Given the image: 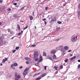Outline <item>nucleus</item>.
I'll list each match as a JSON object with an SVG mask.
<instances>
[{"label": "nucleus", "instance_id": "a878e982", "mask_svg": "<svg viewBox=\"0 0 80 80\" xmlns=\"http://www.w3.org/2000/svg\"><path fill=\"white\" fill-rule=\"evenodd\" d=\"M10 33L11 35H13V31H11L10 32Z\"/></svg>", "mask_w": 80, "mask_h": 80}, {"label": "nucleus", "instance_id": "72a5a7b5", "mask_svg": "<svg viewBox=\"0 0 80 80\" xmlns=\"http://www.w3.org/2000/svg\"><path fill=\"white\" fill-rule=\"evenodd\" d=\"M26 64H28L29 63H30V62L29 61H27L26 62Z\"/></svg>", "mask_w": 80, "mask_h": 80}, {"label": "nucleus", "instance_id": "69168bd1", "mask_svg": "<svg viewBox=\"0 0 80 80\" xmlns=\"http://www.w3.org/2000/svg\"><path fill=\"white\" fill-rule=\"evenodd\" d=\"M69 20V19H67V21L68 22V21H69V20Z\"/></svg>", "mask_w": 80, "mask_h": 80}, {"label": "nucleus", "instance_id": "b1692460", "mask_svg": "<svg viewBox=\"0 0 80 80\" xmlns=\"http://www.w3.org/2000/svg\"><path fill=\"white\" fill-rule=\"evenodd\" d=\"M56 30L57 31H58V30H60V28H56Z\"/></svg>", "mask_w": 80, "mask_h": 80}, {"label": "nucleus", "instance_id": "c85d7f7f", "mask_svg": "<svg viewBox=\"0 0 80 80\" xmlns=\"http://www.w3.org/2000/svg\"><path fill=\"white\" fill-rule=\"evenodd\" d=\"M17 25H18V30H20V27L19 26V25L18 24Z\"/></svg>", "mask_w": 80, "mask_h": 80}, {"label": "nucleus", "instance_id": "7ed1b4c3", "mask_svg": "<svg viewBox=\"0 0 80 80\" xmlns=\"http://www.w3.org/2000/svg\"><path fill=\"white\" fill-rule=\"evenodd\" d=\"M1 11H2L4 12H5V7L4 6H2L0 8Z\"/></svg>", "mask_w": 80, "mask_h": 80}, {"label": "nucleus", "instance_id": "8fccbe9b", "mask_svg": "<svg viewBox=\"0 0 80 80\" xmlns=\"http://www.w3.org/2000/svg\"><path fill=\"white\" fill-rule=\"evenodd\" d=\"M58 71H56L55 72V74H57V73H58Z\"/></svg>", "mask_w": 80, "mask_h": 80}, {"label": "nucleus", "instance_id": "2f4dec72", "mask_svg": "<svg viewBox=\"0 0 80 80\" xmlns=\"http://www.w3.org/2000/svg\"><path fill=\"white\" fill-rule=\"evenodd\" d=\"M65 62H68V59L67 58L64 60Z\"/></svg>", "mask_w": 80, "mask_h": 80}, {"label": "nucleus", "instance_id": "603ef678", "mask_svg": "<svg viewBox=\"0 0 80 80\" xmlns=\"http://www.w3.org/2000/svg\"><path fill=\"white\" fill-rule=\"evenodd\" d=\"M32 15L33 16H34V11H33L32 12Z\"/></svg>", "mask_w": 80, "mask_h": 80}, {"label": "nucleus", "instance_id": "ddd939ff", "mask_svg": "<svg viewBox=\"0 0 80 80\" xmlns=\"http://www.w3.org/2000/svg\"><path fill=\"white\" fill-rule=\"evenodd\" d=\"M25 60H29V61H30V60H31V59L28 57L25 58Z\"/></svg>", "mask_w": 80, "mask_h": 80}, {"label": "nucleus", "instance_id": "1a4fd4ad", "mask_svg": "<svg viewBox=\"0 0 80 80\" xmlns=\"http://www.w3.org/2000/svg\"><path fill=\"white\" fill-rule=\"evenodd\" d=\"M8 60V58H5V59H3L2 60V63H5V62L6 61H7Z\"/></svg>", "mask_w": 80, "mask_h": 80}, {"label": "nucleus", "instance_id": "774afa93", "mask_svg": "<svg viewBox=\"0 0 80 80\" xmlns=\"http://www.w3.org/2000/svg\"><path fill=\"white\" fill-rule=\"evenodd\" d=\"M14 38V37H12V38H11V39H13V38Z\"/></svg>", "mask_w": 80, "mask_h": 80}, {"label": "nucleus", "instance_id": "6e6552de", "mask_svg": "<svg viewBox=\"0 0 80 80\" xmlns=\"http://www.w3.org/2000/svg\"><path fill=\"white\" fill-rule=\"evenodd\" d=\"M56 52H57V51H56V50H55V49H53L51 51V54H55V53H56Z\"/></svg>", "mask_w": 80, "mask_h": 80}, {"label": "nucleus", "instance_id": "20e7f679", "mask_svg": "<svg viewBox=\"0 0 80 80\" xmlns=\"http://www.w3.org/2000/svg\"><path fill=\"white\" fill-rule=\"evenodd\" d=\"M1 11H2L4 12H5V7L4 6H2L0 8Z\"/></svg>", "mask_w": 80, "mask_h": 80}, {"label": "nucleus", "instance_id": "0eeeda50", "mask_svg": "<svg viewBox=\"0 0 80 80\" xmlns=\"http://www.w3.org/2000/svg\"><path fill=\"white\" fill-rule=\"evenodd\" d=\"M42 60H43V58H42V56H41L39 59V61L37 62L38 65V64L39 63V62H42Z\"/></svg>", "mask_w": 80, "mask_h": 80}, {"label": "nucleus", "instance_id": "37998d69", "mask_svg": "<svg viewBox=\"0 0 80 80\" xmlns=\"http://www.w3.org/2000/svg\"><path fill=\"white\" fill-rule=\"evenodd\" d=\"M15 52H16V50L15 49L12 51V52L13 53H15Z\"/></svg>", "mask_w": 80, "mask_h": 80}, {"label": "nucleus", "instance_id": "ea45409f", "mask_svg": "<svg viewBox=\"0 0 80 80\" xmlns=\"http://www.w3.org/2000/svg\"><path fill=\"white\" fill-rule=\"evenodd\" d=\"M59 40H60V39L58 38V39H57L55 40L54 41H59Z\"/></svg>", "mask_w": 80, "mask_h": 80}, {"label": "nucleus", "instance_id": "a211bd4d", "mask_svg": "<svg viewBox=\"0 0 80 80\" xmlns=\"http://www.w3.org/2000/svg\"><path fill=\"white\" fill-rule=\"evenodd\" d=\"M29 18L30 20H32L33 19V17H32V16H29Z\"/></svg>", "mask_w": 80, "mask_h": 80}, {"label": "nucleus", "instance_id": "79ce46f5", "mask_svg": "<svg viewBox=\"0 0 80 80\" xmlns=\"http://www.w3.org/2000/svg\"><path fill=\"white\" fill-rule=\"evenodd\" d=\"M25 7V6L22 7V8H21V10H23V9H24V8Z\"/></svg>", "mask_w": 80, "mask_h": 80}, {"label": "nucleus", "instance_id": "864d4df0", "mask_svg": "<svg viewBox=\"0 0 80 80\" xmlns=\"http://www.w3.org/2000/svg\"><path fill=\"white\" fill-rule=\"evenodd\" d=\"M72 52V50H70L68 51V52Z\"/></svg>", "mask_w": 80, "mask_h": 80}, {"label": "nucleus", "instance_id": "393cba45", "mask_svg": "<svg viewBox=\"0 0 80 80\" xmlns=\"http://www.w3.org/2000/svg\"><path fill=\"white\" fill-rule=\"evenodd\" d=\"M43 56H45L46 57L47 56V54L45 52H43Z\"/></svg>", "mask_w": 80, "mask_h": 80}, {"label": "nucleus", "instance_id": "c9c22d12", "mask_svg": "<svg viewBox=\"0 0 80 80\" xmlns=\"http://www.w3.org/2000/svg\"><path fill=\"white\" fill-rule=\"evenodd\" d=\"M8 11H11V8H9L7 9Z\"/></svg>", "mask_w": 80, "mask_h": 80}, {"label": "nucleus", "instance_id": "f704fd0d", "mask_svg": "<svg viewBox=\"0 0 80 80\" xmlns=\"http://www.w3.org/2000/svg\"><path fill=\"white\" fill-rule=\"evenodd\" d=\"M19 47H17L16 48V50H18L19 49Z\"/></svg>", "mask_w": 80, "mask_h": 80}, {"label": "nucleus", "instance_id": "9d476101", "mask_svg": "<svg viewBox=\"0 0 80 80\" xmlns=\"http://www.w3.org/2000/svg\"><path fill=\"white\" fill-rule=\"evenodd\" d=\"M47 58L48 59H49V60H53L52 58L49 55L47 56Z\"/></svg>", "mask_w": 80, "mask_h": 80}, {"label": "nucleus", "instance_id": "e433bc0d", "mask_svg": "<svg viewBox=\"0 0 80 80\" xmlns=\"http://www.w3.org/2000/svg\"><path fill=\"white\" fill-rule=\"evenodd\" d=\"M17 63H15L14 64V67H16L17 66Z\"/></svg>", "mask_w": 80, "mask_h": 80}, {"label": "nucleus", "instance_id": "aec40b11", "mask_svg": "<svg viewBox=\"0 0 80 80\" xmlns=\"http://www.w3.org/2000/svg\"><path fill=\"white\" fill-rule=\"evenodd\" d=\"M63 46L61 45L59 46L58 48H61V50H63Z\"/></svg>", "mask_w": 80, "mask_h": 80}, {"label": "nucleus", "instance_id": "7c9ffc66", "mask_svg": "<svg viewBox=\"0 0 80 80\" xmlns=\"http://www.w3.org/2000/svg\"><path fill=\"white\" fill-rule=\"evenodd\" d=\"M62 22L61 21H58V24H61V23H62Z\"/></svg>", "mask_w": 80, "mask_h": 80}, {"label": "nucleus", "instance_id": "052dcab7", "mask_svg": "<svg viewBox=\"0 0 80 80\" xmlns=\"http://www.w3.org/2000/svg\"><path fill=\"white\" fill-rule=\"evenodd\" d=\"M20 22H22L23 23V21H22V20H21L20 21Z\"/></svg>", "mask_w": 80, "mask_h": 80}, {"label": "nucleus", "instance_id": "4be33fe9", "mask_svg": "<svg viewBox=\"0 0 80 80\" xmlns=\"http://www.w3.org/2000/svg\"><path fill=\"white\" fill-rule=\"evenodd\" d=\"M54 68L55 69V70H58V67L56 66H55L54 67Z\"/></svg>", "mask_w": 80, "mask_h": 80}, {"label": "nucleus", "instance_id": "423d86ee", "mask_svg": "<svg viewBox=\"0 0 80 80\" xmlns=\"http://www.w3.org/2000/svg\"><path fill=\"white\" fill-rule=\"evenodd\" d=\"M34 58H36L38 56V52H35L33 54Z\"/></svg>", "mask_w": 80, "mask_h": 80}, {"label": "nucleus", "instance_id": "4c0bfd02", "mask_svg": "<svg viewBox=\"0 0 80 80\" xmlns=\"http://www.w3.org/2000/svg\"><path fill=\"white\" fill-rule=\"evenodd\" d=\"M60 68L61 69H62L63 68V66L62 65L60 66Z\"/></svg>", "mask_w": 80, "mask_h": 80}, {"label": "nucleus", "instance_id": "bb28decb", "mask_svg": "<svg viewBox=\"0 0 80 80\" xmlns=\"http://www.w3.org/2000/svg\"><path fill=\"white\" fill-rule=\"evenodd\" d=\"M78 17H79V16H80V11H78Z\"/></svg>", "mask_w": 80, "mask_h": 80}, {"label": "nucleus", "instance_id": "4468645a", "mask_svg": "<svg viewBox=\"0 0 80 80\" xmlns=\"http://www.w3.org/2000/svg\"><path fill=\"white\" fill-rule=\"evenodd\" d=\"M53 59L54 60H55V59H57V56H56V55L55 54H54L52 57Z\"/></svg>", "mask_w": 80, "mask_h": 80}, {"label": "nucleus", "instance_id": "09e8293b", "mask_svg": "<svg viewBox=\"0 0 80 80\" xmlns=\"http://www.w3.org/2000/svg\"><path fill=\"white\" fill-rule=\"evenodd\" d=\"M2 2H3V1L0 0V2L1 3H2Z\"/></svg>", "mask_w": 80, "mask_h": 80}, {"label": "nucleus", "instance_id": "5fc2aeb1", "mask_svg": "<svg viewBox=\"0 0 80 80\" xmlns=\"http://www.w3.org/2000/svg\"><path fill=\"white\" fill-rule=\"evenodd\" d=\"M78 8H80V4L79 5V6H78Z\"/></svg>", "mask_w": 80, "mask_h": 80}, {"label": "nucleus", "instance_id": "6e6d98bb", "mask_svg": "<svg viewBox=\"0 0 80 80\" xmlns=\"http://www.w3.org/2000/svg\"><path fill=\"white\" fill-rule=\"evenodd\" d=\"M17 73L15 74V77H17Z\"/></svg>", "mask_w": 80, "mask_h": 80}, {"label": "nucleus", "instance_id": "4d7b16f0", "mask_svg": "<svg viewBox=\"0 0 80 80\" xmlns=\"http://www.w3.org/2000/svg\"><path fill=\"white\" fill-rule=\"evenodd\" d=\"M18 35H20V32H19L18 34Z\"/></svg>", "mask_w": 80, "mask_h": 80}, {"label": "nucleus", "instance_id": "5701e85b", "mask_svg": "<svg viewBox=\"0 0 80 80\" xmlns=\"http://www.w3.org/2000/svg\"><path fill=\"white\" fill-rule=\"evenodd\" d=\"M46 75H47V74L45 73L42 75L41 77H45V76H46Z\"/></svg>", "mask_w": 80, "mask_h": 80}, {"label": "nucleus", "instance_id": "bf43d9fd", "mask_svg": "<svg viewBox=\"0 0 80 80\" xmlns=\"http://www.w3.org/2000/svg\"><path fill=\"white\" fill-rule=\"evenodd\" d=\"M78 17L79 19H80V16H78Z\"/></svg>", "mask_w": 80, "mask_h": 80}, {"label": "nucleus", "instance_id": "a19ab883", "mask_svg": "<svg viewBox=\"0 0 80 80\" xmlns=\"http://www.w3.org/2000/svg\"><path fill=\"white\" fill-rule=\"evenodd\" d=\"M28 28V26H26L25 28H23V30H25V29H27Z\"/></svg>", "mask_w": 80, "mask_h": 80}, {"label": "nucleus", "instance_id": "3c124183", "mask_svg": "<svg viewBox=\"0 0 80 80\" xmlns=\"http://www.w3.org/2000/svg\"><path fill=\"white\" fill-rule=\"evenodd\" d=\"M44 23L45 25H47V22L46 21H44Z\"/></svg>", "mask_w": 80, "mask_h": 80}, {"label": "nucleus", "instance_id": "f03ea898", "mask_svg": "<svg viewBox=\"0 0 80 80\" xmlns=\"http://www.w3.org/2000/svg\"><path fill=\"white\" fill-rule=\"evenodd\" d=\"M6 43L5 41H3L2 39L0 38V45H5Z\"/></svg>", "mask_w": 80, "mask_h": 80}, {"label": "nucleus", "instance_id": "dca6fc26", "mask_svg": "<svg viewBox=\"0 0 80 80\" xmlns=\"http://www.w3.org/2000/svg\"><path fill=\"white\" fill-rule=\"evenodd\" d=\"M75 58H76V56H75L71 58L70 60H73V59H75Z\"/></svg>", "mask_w": 80, "mask_h": 80}, {"label": "nucleus", "instance_id": "c03bdc74", "mask_svg": "<svg viewBox=\"0 0 80 80\" xmlns=\"http://www.w3.org/2000/svg\"><path fill=\"white\" fill-rule=\"evenodd\" d=\"M44 69L45 70H47V66H44Z\"/></svg>", "mask_w": 80, "mask_h": 80}, {"label": "nucleus", "instance_id": "f3484780", "mask_svg": "<svg viewBox=\"0 0 80 80\" xmlns=\"http://www.w3.org/2000/svg\"><path fill=\"white\" fill-rule=\"evenodd\" d=\"M11 67L12 68V69H13L14 70H15V68L13 66V64H12L11 65Z\"/></svg>", "mask_w": 80, "mask_h": 80}, {"label": "nucleus", "instance_id": "0e129e2a", "mask_svg": "<svg viewBox=\"0 0 80 80\" xmlns=\"http://www.w3.org/2000/svg\"><path fill=\"white\" fill-rule=\"evenodd\" d=\"M66 5V4H65L64 5H63V6L64 7Z\"/></svg>", "mask_w": 80, "mask_h": 80}, {"label": "nucleus", "instance_id": "49530a36", "mask_svg": "<svg viewBox=\"0 0 80 80\" xmlns=\"http://www.w3.org/2000/svg\"><path fill=\"white\" fill-rule=\"evenodd\" d=\"M17 3H13V5H17Z\"/></svg>", "mask_w": 80, "mask_h": 80}, {"label": "nucleus", "instance_id": "6ab92c4d", "mask_svg": "<svg viewBox=\"0 0 80 80\" xmlns=\"http://www.w3.org/2000/svg\"><path fill=\"white\" fill-rule=\"evenodd\" d=\"M29 70V68H26L25 70H24V72H27Z\"/></svg>", "mask_w": 80, "mask_h": 80}, {"label": "nucleus", "instance_id": "9b49d317", "mask_svg": "<svg viewBox=\"0 0 80 80\" xmlns=\"http://www.w3.org/2000/svg\"><path fill=\"white\" fill-rule=\"evenodd\" d=\"M27 74V72H25V71H24L23 72V75L24 76V77H25V76Z\"/></svg>", "mask_w": 80, "mask_h": 80}, {"label": "nucleus", "instance_id": "cd10ccee", "mask_svg": "<svg viewBox=\"0 0 80 80\" xmlns=\"http://www.w3.org/2000/svg\"><path fill=\"white\" fill-rule=\"evenodd\" d=\"M38 60V58H36L35 59V61L36 62H37Z\"/></svg>", "mask_w": 80, "mask_h": 80}, {"label": "nucleus", "instance_id": "473e14b6", "mask_svg": "<svg viewBox=\"0 0 80 80\" xmlns=\"http://www.w3.org/2000/svg\"><path fill=\"white\" fill-rule=\"evenodd\" d=\"M8 32H10L11 31V30H10V28H8Z\"/></svg>", "mask_w": 80, "mask_h": 80}, {"label": "nucleus", "instance_id": "412c9836", "mask_svg": "<svg viewBox=\"0 0 80 80\" xmlns=\"http://www.w3.org/2000/svg\"><path fill=\"white\" fill-rule=\"evenodd\" d=\"M42 79V77H40L39 78H36V80H40V79Z\"/></svg>", "mask_w": 80, "mask_h": 80}, {"label": "nucleus", "instance_id": "13d9d810", "mask_svg": "<svg viewBox=\"0 0 80 80\" xmlns=\"http://www.w3.org/2000/svg\"><path fill=\"white\" fill-rule=\"evenodd\" d=\"M43 20H44V21H45V20H46V19L44 18V19H43Z\"/></svg>", "mask_w": 80, "mask_h": 80}, {"label": "nucleus", "instance_id": "2eb2a0df", "mask_svg": "<svg viewBox=\"0 0 80 80\" xmlns=\"http://www.w3.org/2000/svg\"><path fill=\"white\" fill-rule=\"evenodd\" d=\"M40 72L38 73H36L34 75L33 77H35V76H37V75H40Z\"/></svg>", "mask_w": 80, "mask_h": 80}, {"label": "nucleus", "instance_id": "de8ad7c7", "mask_svg": "<svg viewBox=\"0 0 80 80\" xmlns=\"http://www.w3.org/2000/svg\"><path fill=\"white\" fill-rule=\"evenodd\" d=\"M46 10H48V7H46L45 8Z\"/></svg>", "mask_w": 80, "mask_h": 80}, {"label": "nucleus", "instance_id": "f8f14e48", "mask_svg": "<svg viewBox=\"0 0 80 80\" xmlns=\"http://www.w3.org/2000/svg\"><path fill=\"white\" fill-rule=\"evenodd\" d=\"M64 50H67L69 48L67 46H66L64 47Z\"/></svg>", "mask_w": 80, "mask_h": 80}, {"label": "nucleus", "instance_id": "680f3d73", "mask_svg": "<svg viewBox=\"0 0 80 80\" xmlns=\"http://www.w3.org/2000/svg\"><path fill=\"white\" fill-rule=\"evenodd\" d=\"M0 66H2L3 64L2 63H1L0 64Z\"/></svg>", "mask_w": 80, "mask_h": 80}, {"label": "nucleus", "instance_id": "e2e57ef3", "mask_svg": "<svg viewBox=\"0 0 80 80\" xmlns=\"http://www.w3.org/2000/svg\"><path fill=\"white\" fill-rule=\"evenodd\" d=\"M2 22H0V25H2Z\"/></svg>", "mask_w": 80, "mask_h": 80}, {"label": "nucleus", "instance_id": "f257e3e1", "mask_svg": "<svg viewBox=\"0 0 80 80\" xmlns=\"http://www.w3.org/2000/svg\"><path fill=\"white\" fill-rule=\"evenodd\" d=\"M71 40L72 42H75V41H77V38H76V37H75V36H72L71 37Z\"/></svg>", "mask_w": 80, "mask_h": 80}, {"label": "nucleus", "instance_id": "58836bf2", "mask_svg": "<svg viewBox=\"0 0 80 80\" xmlns=\"http://www.w3.org/2000/svg\"><path fill=\"white\" fill-rule=\"evenodd\" d=\"M23 31H22L20 32V35H22V33H23Z\"/></svg>", "mask_w": 80, "mask_h": 80}, {"label": "nucleus", "instance_id": "338daca9", "mask_svg": "<svg viewBox=\"0 0 80 80\" xmlns=\"http://www.w3.org/2000/svg\"><path fill=\"white\" fill-rule=\"evenodd\" d=\"M78 62H80V60H78Z\"/></svg>", "mask_w": 80, "mask_h": 80}, {"label": "nucleus", "instance_id": "c756f323", "mask_svg": "<svg viewBox=\"0 0 80 80\" xmlns=\"http://www.w3.org/2000/svg\"><path fill=\"white\" fill-rule=\"evenodd\" d=\"M31 47H36V45H32Z\"/></svg>", "mask_w": 80, "mask_h": 80}, {"label": "nucleus", "instance_id": "39448f33", "mask_svg": "<svg viewBox=\"0 0 80 80\" xmlns=\"http://www.w3.org/2000/svg\"><path fill=\"white\" fill-rule=\"evenodd\" d=\"M56 18L55 17H54L52 18L51 20L50 21L49 23H53L55 21H56Z\"/></svg>", "mask_w": 80, "mask_h": 80}, {"label": "nucleus", "instance_id": "a18cd8bd", "mask_svg": "<svg viewBox=\"0 0 80 80\" xmlns=\"http://www.w3.org/2000/svg\"><path fill=\"white\" fill-rule=\"evenodd\" d=\"M78 68H80V64H79L78 66Z\"/></svg>", "mask_w": 80, "mask_h": 80}]
</instances>
